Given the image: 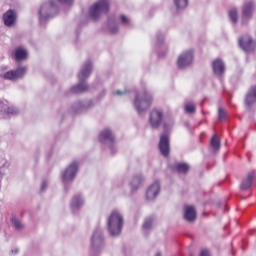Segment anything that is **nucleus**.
Returning <instances> with one entry per match:
<instances>
[{
	"label": "nucleus",
	"instance_id": "obj_1",
	"mask_svg": "<svg viewBox=\"0 0 256 256\" xmlns=\"http://www.w3.org/2000/svg\"><path fill=\"white\" fill-rule=\"evenodd\" d=\"M122 229L123 216L117 210H114L108 218V231L112 237H117V235H121Z\"/></svg>",
	"mask_w": 256,
	"mask_h": 256
},
{
	"label": "nucleus",
	"instance_id": "obj_2",
	"mask_svg": "<svg viewBox=\"0 0 256 256\" xmlns=\"http://www.w3.org/2000/svg\"><path fill=\"white\" fill-rule=\"evenodd\" d=\"M89 13L91 19L97 21L101 17V13H109V1L99 0L90 7Z\"/></svg>",
	"mask_w": 256,
	"mask_h": 256
},
{
	"label": "nucleus",
	"instance_id": "obj_3",
	"mask_svg": "<svg viewBox=\"0 0 256 256\" xmlns=\"http://www.w3.org/2000/svg\"><path fill=\"white\" fill-rule=\"evenodd\" d=\"M153 104V97L151 94L145 92L142 96H137L134 100V107L138 111V113H143V111H147L149 107Z\"/></svg>",
	"mask_w": 256,
	"mask_h": 256
},
{
	"label": "nucleus",
	"instance_id": "obj_4",
	"mask_svg": "<svg viewBox=\"0 0 256 256\" xmlns=\"http://www.w3.org/2000/svg\"><path fill=\"white\" fill-rule=\"evenodd\" d=\"M25 73H27V68L19 66L15 70H9L4 73L3 79H5V81H17L18 79H23V77H25Z\"/></svg>",
	"mask_w": 256,
	"mask_h": 256
},
{
	"label": "nucleus",
	"instance_id": "obj_5",
	"mask_svg": "<svg viewBox=\"0 0 256 256\" xmlns=\"http://www.w3.org/2000/svg\"><path fill=\"white\" fill-rule=\"evenodd\" d=\"M163 117L164 114L159 109H153L150 112L149 123L152 129H159V127H161V123H163Z\"/></svg>",
	"mask_w": 256,
	"mask_h": 256
},
{
	"label": "nucleus",
	"instance_id": "obj_6",
	"mask_svg": "<svg viewBox=\"0 0 256 256\" xmlns=\"http://www.w3.org/2000/svg\"><path fill=\"white\" fill-rule=\"evenodd\" d=\"M77 171H79V164L77 162H73L66 168V170L62 174V179L64 183H68L69 181H73L75 176L77 175Z\"/></svg>",
	"mask_w": 256,
	"mask_h": 256
},
{
	"label": "nucleus",
	"instance_id": "obj_7",
	"mask_svg": "<svg viewBox=\"0 0 256 256\" xmlns=\"http://www.w3.org/2000/svg\"><path fill=\"white\" fill-rule=\"evenodd\" d=\"M159 150L161 155H163V157H169V153H171V146L169 144V135L162 134L160 136Z\"/></svg>",
	"mask_w": 256,
	"mask_h": 256
},
{
	"label": "nucleus",
	"instance_id": "obj_8",
	"mask_svg": "<svg viewBox=\"0 0 256 256\" xmlns=\"http://www.w3.org/2000/svg\"><path fill=\"white\" fill-rule=\"evenodd\" d=\"M193 62V52L192 50H189L178 58V67L179 69H183V67H187V65H190Z\"/></svg>",
	"mask_w": 256,
	"mask_h": 256
},
{
	"label": "nucleus",
	"instance_id": "obj_9",
	"mask_svg": "<svg viewBox=\"0 0 256 256\" xmlns=\"http://www.w3.org/2000/svg\"><path fill=\"white\" fill-rule=\"evenodd\" d=\"M3 21L6 27H12L17 23V12L11 9L7 10L3 15Z\"/></svg>",
	"mask_w": 256,
	"mask_h": 256
},
{
	"label": "nucleus",
	"instance_id": "obj_10",
	"mask_svg": "<svg viewBox=\"0 0 256 256\" xmlns=\"http://www.w3.org/2000/svg\"><path fill=\"white\" fill-rule=\"evenodd\" d=\"M53 9H55V3H53V1L43 4L40 7L39 12L41 19H49V17H51V11H53Z\"/></svg>",
	"mask_w": 256,
	"mask_h": 256
},
{
	"label": "nucleus",
	"instance_id": "obj_11",
	"mask_svg": "<svg viewBox=\"0 0 256 256\" xmlns=\"http://www.w3.org/2000/svg\"><path fill=\"white\" fill-rule=\"evenodd\" d=\"M159 191H161V186L158 182H154L146 191V199L147 201H153L157 195H159Z\"/></svg>",
	"mask_w": 256,
	"mask_h": 256
},
{
	"label": "nucleus",
	"instance_id": "obj_12",
	"mask_svg": "<svg viewBox=\"0 0 256 256\" xmlns=\"http://www.w3.org/2000/svg\"><path fill=\"white\" fill-rule=\"evenodd\" d=\"M254 7L255 4L253 3V1H246L242 7V19H251V17H253Z\"/></svg>",
	"mask_w": 256,
	"mask_h": 256
},
{
	"label": "nucleus",
	"instance_id": "obj_13",
	"mask_svg": "<svg viewBox=\"0 0 256 256\" xmlns=\"http://www.w3.org/2000/svg\"><path fill=\"white\" fill-rule=\"evenodd\" d=\"M253 181H255V172H249L245 178H243L240 189L242 191H247L253 187Z\"/></svg>",
	"mask_w": 256,
	"mask_h": 256
},
{
	"label": "nucleus",
	"instance_id": "obj_14",
	"mask_svg": "<svg viewBox=\"0 0 256 256\" xmlns=\"http://www.w3.org/2000/svg\"><path fill=\"white\" fill-rule=\"evenodd\" d=\"M245 103L248 106L256 103V85L250 87L249 91L246 94Z\"/></svg>",
	"mask_w": 256,
	"mask_h": 256
},
{
	"label": "nucleus",
	"instance_id": "obj_15",
	"mask_svg": "<svg viewBox=\"0 0 256 256\" xmlns=\"http://www.w3.org/2000/svg\"><path fill=\"white\" fill-rule=\"evenodd\" d=\"M215 75H223L225 73V64L221 59H216L212 64Z\"/></svg>",
	"mask_w": 256,
	"mask_h": 256
},
{
	"label": "nucleus",
	"instance_id": "obj_16",
	"mask_svg": "<svg viewBox=\"0 0 256 256\" xmlns=\"http://www.w3.org/2000/svg\"><path fill=\"white\" fill-rule=\"evenodd\" d=\"M184 219L189 222L195 221L197 219V210H195V207L188 206L186 207L185 213H184Z\"/></svg>",
	"mask_w": 256,
	"mask_h": 256
},
{
	"label": "nucleus",
	"instance_id": "obj_17",
	"mask_svg": "<svg viewBox=\"0 0 256 256\" xmlns=\"http://www.w3.org/2000/svg\"><path fill=\"white\" fill-rule=\"evenodd\" d=\"M91 69H93L91 62H87L78 74L80 81H83V79H87V77L91 75Z\"/></svg>",
	"mask_w": 256,
	"mask_h": 256
},
{
	"label": "nucleus",
	"instance_id": "obj_18",
	"mask_svg": "<svg viewBox=\"0 0 256 256\" xmlns=\"http://www.w3.org/2000/svg\"><path fill=\"white\" fill-rule=\"evenodd\" d=\"M100 141H110V143H113L115 141V138L113 137V133L105 129L100 133Z\"/></svg>",
	"mask_w": 256,
	"mask_h": 256
},
{
	"label": "nucleus",
	"instance_id": "obj_19",
	"mask_svg": "<svg viewBox=\"0 0 256 256\" xmlns=\"http://www.w3.org/2000/svg\"><path fill=\"white\" fill-rule=\"evenodd\" d=\"M210 147L213 149V151L217 152L219 151V149H221V139L219 138V136L214 135L211 138L210 141Z\"/></svg>",
	"mask_w": 256,
	"mask_h": 256
},
{
	"label": "nucleus",
	"instance_id": "obj_20",
	"mask_svg": "<svg viewBox=\"0 0 256 256\" xmlns=\"http://www.w3.org/2000/svg\"><path fill=\"white\" fill-rule=\"evenodd\" d=\"M27 50L23 49V48H17L15 50V54L14 57L16 59V61H23L25 59H27Z\"/></svg>",
	"mask_w": 256,
	"mask_h": 256
},
{
	"label": "nucleus",
	"instance_id": "obj_21",
	"mask_svg": "<svg viewBox=\"0 0 256 256\" xmlns=\"http://www.w3.org/2000/svg\"><path fill=\"white\" fill-rule=\"evenodd\" d=\"M174 169H175V171H177V173H182L183 175H185L189 171V164L177 163V164H175Z\"/></svg>",
	"mask_w": 256,
	"mask_h": 256
},
{
	"label": "nucleus",
	"instance_id": "obj_22",
	"mask_svg": "<svg viewBox=\"0 0 256 256\" xmlns=\"http://www.w3.org/2000/svg\"><path fill=\"white\" fill-rule=\"evenodd\" d=\"M85 91H89V86L87 84H78L71 88L72 93H85Z\"/></svg>",
	"mask_w": 256,
	"mask_h": 256
},
{
	"label": "nucleus",
	"instance_id": "obj_23",
	"mask_svg": "<svg viewBox=\"0 0 256 256\" xmlns=\"http://www.w3.org/2000/svg\"><path fill=\"white\" fill-rule=\"evenodd\" d=\"M83 205V198L80 195H75L72 199L71 207L72 209H79Z\"/></svg>",
	"mask_w": 256,
	"mask_h": 256
},
{
	"label": "nucleus",
	"instance_id": "obj_24",
	"mask_svg": "<svg viewBox=\"0 0 256 256\" xmlns=\"http://www.w3.org/2000/svg\"><path fill=\"white\" fill-rule=\"evenodd\" d=\"M184 111L190 115H193V113L197 111V107L193 103H186L184 106Z\"/></svg>",
	"mask_w": 256,
	"mask_h": 256
},
{
	"label": "nucleus",
	"instance_id": "obj_25",
	"mask_svg": "<svg viewBox=\"0 0 256 256\" xmlns=\"http://www.w3.org/2000/svg\"><path fill=\"white\" fill-rule=\"evenodd\" d=\"M177 9H185L189 5V0H174Z\"/></svg>",
	"mask_w": 256,
	"mask_h": 256
},
{
	"label": "nucleus",
	"instance_id": "obj_26",
	"mask_svg": "<svg viewBox=\"0 0 256 256\" xmlns=\"http://www.w3.org/2000/svg\"><path fill=\"white\" fill-rule=\"evenodd\" d=\"M229 17H230L232 23H237V21L239 20V17L237 15V8H232L229 11Z\"/></svg>",
	"mask_w": 256,
	"mask_h": 256
},
{
	"label": "nucleus",
	"instance_id": "obj_27",
	"mask_svg": "<svg viewBox=\"0 0 256 256\" xmlns=\"http://www.w3.org/2000/svg\"><path fill=\"white\" fill-rule=\"evenodd\" d=\"M141 181H143V179H141V177H139V176L134 177L131 182L132 189L137 190L139 188V186L141 185Z\"/></svg>",
	"mask_w": 256,
	"mask_h": 256
},
{
	"label": "nucleus",
	"instance_id": "obj_28",
	"mask_svg": "<svg viewBox=\"0 0 256 256\" xmlns=\"http://www.w3.org/2000/svg\"><path fill=\"white\" fill-rule=\"evenodd\" d=\"M103 243V236H101V233L95 232L92 236V243L93 245H96V243Z\"/></svg>",
	"mask_w": 256,
	"mask_h": 256
},
{
	"label": "nucleus",
	"instance_id": "obj_29",
	"mask_svg": "<svg viewBox=\"0 0 256 256\" xmlns=\"http://www.w3.org/2000/svg\"><path fill=\"white\" fill-rule=\"evenodd\" d=\"M227 117V112L223 108H219L218 110V121H224Z\"/></svg>",
	"mask_w": 256,
	"mask_h": 256
},
{
	"label": "nucleus",
	"instance_id": "obj_30",
	"mask_svg": "<svg viewBox=\"0 0 256 256\" xmlns=\"http://www.w3.org/2000/svg\"><path fill=\"white\" fill-rule=\"evenodd\" d=\"M12 223L15 227V229H23V224H21V221H19L17 218H12Z\"/></svg>",
	"mask_w": 256,
	"mask_h": 256
},
{
	"label": "nucleus",
	"instance_id": "obj_31",
	"mask_svg": "<svg viewBox=\"0 0 256 256\" xmlns=\"http://www.w3.org/2000/svg\"><path fill=\"white\" fill-rule=\"evenodd\" d=\"M152 225H153V218H148L145 220L143 224V229H151Z\"/></svg>",
	"mask_w": 256,
	"mask_h": 256
},
{
	"label": "nucleus",
	"instance_id": "obj_32",
	"mask_svg": "<svg viewBox=\"0 0 256 256\" xmlns=\"http://www.w3.org/2000/svg\"><path fill=\"white\" fill-rule=\"evenodd\" d=\"M121 21H122V23H129V18L125 15H122L121 16Z\"/></svg>",
	"mask_w": 256,
	"mask_h": 256
},
{
	"label": "nucleus",
	"instance_id": "obj_33",
	"mask_svg": "<svg viewBox=\"0 0 256 256\" xmlns=\"http://www.w3.org/2000/svg\"><path fill=\"white\" fill-rule=\"evenodd\" d=\"M124 94H125V92H122L120 90L114 92V95H124Z\"/></svg>",
	"mask_w": 256,
	"mask_h": 256
},
{
	"label": "nucleus",
	"instance_id": "obj_34",
	"mask_svg": "<svg viewBox=\"0 0 256 256\" xmlns=\"http://www.w3.org/2000/svg\"><path fill=\"white\" fill-rule=\"evenodd\" d=\"M71 0H58L59 3H69Z\"/></svg>",
	"mask_w": 256,
	"mask_h": 256
},
{
	"label": "nucleus",
	"instance_id": "obj_35",
	"mask_svg": "<svg viewBox=\"0 0 256 256\" xmlns=\"http://www.w3.org/2000/svg\"><path fill=\"white\" fill-rule=\"evenodd\" d=\"M7 113H15V110H13V108H8Z\"/></svg>",
	"mask_w": 256,
	"mask_h": 256
},
{
	"label": "nucleus",
	"instance_id": "obj_36",
	"mask_svg": "<svg viewBox=\"0 0 256 256\" xmlns=\"http://www.w3.org/2000/svg\"><path fill=\"white\" fill-rule=\"evenodd\" d=\"M111 33H117V28H115L114 30H111Z\"/></svg>",
	"mask_w": 256,
	"mask_h": 256
},
{
	"label": "nucleus",
	"instance_id": "obj_37",
	"mask_svg": "<svg viewBox=\"0 0 256 256\" xmlns=\"http://www.w3.org/2000/svg\"><path fill=\"white\" fill-rule=\"evenodd\" d=\"M164 129H167V124H164Z\"/></svg>",
	"mask_w": 256,
	"mask_h": 256
},
{
	"label": "nucleus",
	"instance_id": "obj_38",
	"mask_svg": "<svg viewBox=\"0 0 256 256\" xmlns=\"http://www.w3.org/2000/svg\"><path fill=\"white\" fill-rule=\"evenodd\" d=\"M155 256H161V253H157Z\"/></svg>",
	"mask_w": 256,
	"mask_h": 256
},
{
	"label": "nucleus",
	"instance_id": "obj_39",
	"mask_svg": "<svg viewBox=\"0 0 256 256\" xmlns=\"http://www.w3.org/2000/svg\"><path fill=\"white\" fill-rule=\"evenodd\" d=\"M14 253H17V250H15Z\"/></svg>",
	"mask_w": 256,
	"mask_h": 256
},
{
	"label": "nucleus",
	"instance_id": "obj_40",
	"mask_svg": "<svg viewBox=\"0 0 256 256\" xmlns=\"http://www.w3.org/2000/svg\"><path fill=\"white\" fill-rule=\"evenodd\" d=\"M190 256H193V254H190Z\"/></svg>",
	"mask_w": 256,
	"mask_h": 256
}]
</instances>
